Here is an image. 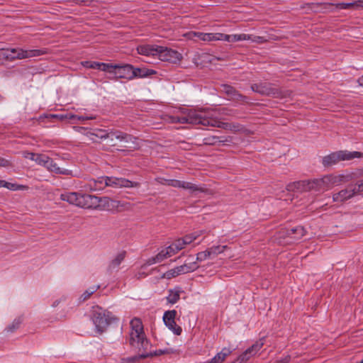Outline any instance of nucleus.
Listing matches in <instances>:
<instances>
[{"instance_id": "obj_28", "label": "nucleus", "mask_w": 363, "mask_h": 363, "mask_svg": "<svg viewBox=\"0 0 363 363\" xmlns=\"http://www.w3.org/2000/svg\"><path fill=\"white\" fill-rule=\"evenodd\" d=\"M82 65L86 68L91 69H97L104 72H107L109 70V68H111V64L104 63V62H91V61H84L82 62Z\"/></svg>"}, {"instance_id": "obj_29", "label": "nucleus", "mask_w": 363, "mask_h": 363, "mask_svg": "<svg viewBox=\"0 0 363 363\" xmlns=\"http://www.w3.org/2000/svg\"><path fill=\"white\" fill-rule=\"evenodd\" d=\"M168 255V252L165 251L164 249H162L155 257L149 258L147 261V264L151 265L155 263H160L164 260L165 259L169 257Z\"/></svg>"}, {"instance_id": "obj_33", "label": "nucleus", "mask_w": 363, "mask_h": 363, "mask_svg": "<svg viewBox=\"0 0 363 363\" xmlns=\"http://www.w3.org/2000/svg\"><path fill=\"white\" fill-rule=\"evenodd\" d=\"M110 130L95 128L92 130V137H94L97 141V139L107 140Z\"/></svg>"}, {"instance_id": "obj_31", "label": "nucleus", "mask_w": 363, "mask_h": 363, "mask_svg": "<svg viewBox=\"0 0 363 363\" xmlns=\"http://www.w3.org/2000/svg\"><path fill=\"white\" fill-rule=\"evenodd\" d=\"M155 73V71L152 69H148L145 68H135L133 66V79L135 77H145L149 75H152Z\"/></svg>"}, {"instance_id": "obj_9", "label": "nucleus", "mask_w": 363, "mask_h": 363, "mask_svg": "<svg viewBox=\"0 0 363 363\" xmlns=\"http://www.w3.org/2000/svg\"><path fill=\"white\" fill-rule=\"evenodd\" d=\"M111 68L107 72L113 74L117 79H133V65H124L122 66L111 64Z\"/></svg>"}, {"instance_id": "obj_34", "label": "nucleus", "mask_w": 363, "mask_h": 363, "mask_svg": "<svg viewBox=\"0 0 363 363\" xmlns=\"http://www.w3.org/2000/svg\"><path fill=\"white\" fill-rule=\"evenodd\" d=\"M228 248L227 245H215L208 248L207 250L209 252L210 258H213L223 253Z\"/></svg>"}, {"instance_id": "obj_64", "label": "nucleus", "mask_w": 363, "mask_h": 363, "mask_svg": "<svg viewBox=\"0 0 363 363\" xmlns=\"http://www.w3.org/2000/svg\"><path fill=\"white\" fill-rule=\"evenodd\" d=\"M1 99H2V96L0 95V100H1Z\"/></svg>"}, {"instance_id": "obj_20", "label": "nucleus", "mask_w": 363, "mask_h": 363, "mask_svg": "<svg viewBox=\"0 0 363 363\" xmlns=\"http://www.w3.org/2000/svg\"><path fill=\"white\" fill-rule=\"evenodd\" d=\"M106 177H101L96 179H91L88 181L86 184V187L87 189L90 191H100L104 189L107 185H105V182H106Z\"/></svg>"}, {"instance_id": "obj_58", "label": "nucleus", "mask_w": 363, "mask_h": 363, "mask_svg": "<svg viewBox=\"0 0 363 363\" xmlns=\"http://www.w3.org/2000/svg\"><path fill=\"white\" fill-rule=\"evenodd\" d=\"M359 86H363V75L357 79Z\"/></svg>"}, {"instance_id": "obj_22", "label": "nucleus", "mask_w": 363, "mask_h": 363, "mask_svg": "<svg viewBox=\"0 0 363 363\" xmlns=\"http://www.w3.org/2000/svg\"><path fill=\"white\" fill-rule=\"evenodd\" d=\"M82 194L77 192H65L60 195V199L62 201L68 202L79 207Z\"/></svg>"}, {"instance_id": "obj_4", "label": "nucleus", "mask_w": 363, "mask_h": 363, "mask_svg": "<svg viewBox=\"0 0 363 363\" xmlns=\"http://www.w3.org/2000/svg\"><path fill=\"white\" fill-rule=\"evenodd\" d=\"M137 138L134 136L119 130H110L106 144L111 147H116L118 143H132L133 146L123 145L124 147H135Z\"/></svg>"}, {"instance_id": "obj_44", "label": "nucleus", "mask_w": 363, "mask_h": 363, "mask_svg": "<svg viewBox=\"0 0 363 363\" xmlns=\"http://www.w3.org/2000/svg\"><path fill=\"white\" fill-rule=\"evenodd\" d=\"M183 182L178 179H168L165 180V185L170 186L175 188L182 189Z\"/></svg>"}, {"instance_id": "obj_11", "label": "nucleus", "mask_w": 363, "mask_h": 363, "mask_svg": "<svg viewBox=\"0 0 363 363\" xmlns=\"http://www.w3.org/2000/svg\"><path fill=\"white\" fill-rule=\"evenodd\" d=\"M106 182L105 185L113 188H134L139 187L140 183L136 182H131L125 178H118L114 177H106Z\"/></svg>"}, {"instance_id": "obj_32", "label": "nucleus", "mask_w": 363, "mask_h": 363, "mask_svg": "<svg viewBox=\"0 0 363 363\" xmlns=\"http://www.w3.org/2000/svg\"><path fill=\"white\" fill-rule=\"evenodd\" d=\"M335 6L337 9L340 10L349 9L352 7L363 9V0H358L351 3H339L337 4Z\"/></svg>"}, {"instance_id": "obj_24", "label": "nucleus", "mask_w": 363, "mask_h": 363, "mask_svg": "<svg viewBox=\"0 0 363 363\" xmlns=\"http://www.w3.org/2000/svg\"><path fill=\"white\" fill-rule=\"evenodd\" d=\"M45 167L50 172H55L56 174L69 175L72 172L70 170L59 167L50 157H49L47 160Z\"/></svg>"}, {"instance_id": "obj_18", "label": "nucleus", "mask_w": 363, "mask_h": 363, "mask_svg": "<svg viewBox=\"0 0 363 363\" xmlns=\"http://www.w3.org/2000/svg\"><path fill=\"white\" fill-rule=\"evenodd\" d=\"M290 234L289 233V229L286 228H281L278 231H277L274 235V240L277 242L279 245H289L291 244L292 242L289 241L291 238H289Z\"/></svg>"}, {"instance_id": "obj_16", "label": "nucleus", "mask_w": 363, "mask_h": 363, "mask_svg": "<svg viewBox=\"0 0 363 363\" xmlns=\"http://www.w3.org/2000/svg\"><path fill=\"white\" fill-rule=\"evenodd\" d=\"M251 89L262 95L274 96L277 94V91L272 87L271 84L266 82L253 84L251 85Z\"/></svg>"}, {"instance_id": "obj_41", "label": "nucleus", "mask_w": 363, "mask_h": 363, "mask_svg": "<svg viewBox=\"0 0 363 363\" xmlns=\"http://www.w3.org/2000/svg\"><path fill=\"white\" fill-rule=\"evenodd\" d=\"M232 353L230 349L224 347L223 350L218 352L215 357L216 359L220 362L223 363L225 358L229 356Z\"/></svg>"}, {"instance_id": "obj_40", "label": "nucleus", "mask_w": 363, "mask_h": 363, "mask_svg": "<svg viewBox=\"0 0 363 363\" xmlns=\"http://www.w3.org/2000/svg\"><path fill=\"white\" fill-rule=\"evenodd\" d=\"M201 234L202 231H197L183 237L182 239L184 242L185 245L191 244L192 242L196 240V238H199Z\"/></svg>"}, {"instance_id": "obj_55", "label": "nucleus", "mask_w": 363, "mask_h": 363, "mask_svg": "<svg viewBox=\"0 0 363 363\" xmlns=\"http://www.w3.org/2000/svg\"><path fill=\"white\" fill-rule=\"evenodd\" d=\"M194 35L196 38H199V40L203 41V38L204 37V33L201 32H195L194 31Z\"/></svg>"}, {"instance_id": "obj_42", "label": "nucleus", "mask_w": 363, "mask_h": 363, "mask_svg": "<svg viewBox=\"0 0 363 363\" xmlns=\"http://www.w3.org/2000/svg\"><path fill=\"white\" fill-rule=\"evenodd\" d=\"M100 288L99 285H94L86 289L81 296L82 301H86L90 298V296L96 292Z\"/></svg>"}, {"instance_id": "obj_3", "label": "nucleus", "mask_w": 363, "mask_h": 363, "mask_svg": "<svg viewBox=\"0 0 363 363\" xmlns=\"http://www.w3.org/2000/svg\"><path fill=\"white\" fill-rule=\"evenodd\" d=\"M91 319L97 333H103L108 326L117 320L111 312L98 306L93 307Z\"/></svg>"}, {"instance_id": "obj_23", "label": "nucleus", "mask_w": 363, "mask_h": 363, "mask_svg": "<svg viewBox=\"0 0 363 363\" xmlns=\"http://www.w3.org/2000/svg\"><path fill=\"white\" fill-rule=\"evenodd\" d=\"M251 39V35L241 33V34H234V35H228L222 33L221 41H227L230 43H235L238 41H243V40H249Z\"/></svg>"}, {"instance_id": "obj_6", "label": "nucleus", "mask_w": 363, "mask_h": 363, "mask_svg": "<svg viewBox=\"0 0 363 363\" xmlns=\"http://www.w3.org/2000/svg\"><path fill=\"white\" fill-rule=\"evenodd\" d=\"M6 50L9 53L4 54V57L11 61L38 57L48 53L47 49L23 50L21 48H11L6 49Z\"/></svg>"}, {"instance_id": "obj_21", "label": "nucleus", "mask_w": 363, "mask_h": 363, "mask_svg": "<svg viewBox=\"0 0 363 363\" xmlns=\"http://www.w3.org/2000/svg\"><path fill=\"white\" fill-rule=\"evenodd\" d=\"M158 49V45H141L138 46L137 51L142 55L157 57Z\"/></svg>"}, {"instance_id": "obj_35", "label": "nucleus", "mask_w": 363, "mask_h": 363, "mask_svg": "<svg viewBox=\"0 0 363 363\" xmlns=\"http://www.w3.org/2000/svg\"><path fill=\"white\" fill-rule=\"evenodd\" d=\"M74 130L76 132H77L83 135H85L92 142L97 143V140L94 137H92V130L93 129H89L85 127L74 126Z\"/></svg>"}, {"instance_id": "obj_43", "label": "nucleus", "mask_w": 363, "mask_h": 363, "mask_svg": "<svg viewBox=\"0 0 363 363\" xmlns=\"http://www.w3.org/2000/svg\"><path fill=\"white\" fill-rule=\"evenodd\" d=\"M49 157L43 154H36L34 160L37 164L45 167Z\"/></svg>"}, {"instance_id": "obj_2", "label": "nucleus", "mask_w": 363, "mask_h": 363, "mask_svg": "<svg viewBox=\"0 0 363 363\" xmlns=\"http://www.w3.org/2000/svg\"><path fill=\"white\" fill-rule=\"evenodd\" d=\"M130 345L140 350L141 349H146L149 344L144 333L141 320L137 318H133L130 323Z\"/></svg>"}, {"instance_id": "obj_19", "label": "nucleus", "mask_w": 363, "mask_h": 363, "mask_svg": "<svg viewBox=\"0 0 363 363\" xmlns=\"http://www.w3.org/2000/svg\"><path fill=\"white\" fill-rule=\"evenodd\" d=\"M126 257V252L123 250L117 253L113 259L109 262L107 270L108 272H112L117 270L120 264L123 262Z\"/></svg>"}, {"instance_id": "obj_61", "label": "nucleus", "mask_w": 363, "mask_h": 363, "mask_svg": "<svg viewBox=\"0 0 363 363\" xmlns=\"http://www.w3.org/2000/svg\"><path fill=\"white\" fill-rule=\"evenodd\" d=\"M4 180H0V187H3Z\"/></svg>"}, {"instance_id": "obj_59", "label": "nucleus", "mask_w": 363, "mask_h": 363, "mask_svg": "<svg viewBox=\"0 0 363 363\" xmlns=\"http://www.w3.org/2000/svg\"><path fill=\"white\" fill-rule=\"evenodd\" d=\"M210 363H220L216 357H214L211 361Z\"/></svg>"}, {"instance_id": "obj_60", "label": "nucleus", "mask_w": 363, "mask_h": 363, "mask_svg": "<svg viewBox=\"0 0 363 363\" xmlns=\"http://www.w3.org/2000/svg\"><path fill=\"white\" fill-rule=\"evenodd\" d=\"M149 356H150V354L148 353H145V354L143 353V354H140V358H146Z\"/></svg>"}, {"instance_id": "obj_57", "label": "nucleus", "mask_w": 363, "mask_h": 363, "mask_svg": "<svg viewBox=\"0 0 363 363\" xmlns=\"http://www.w3.org/2000/svg\"><path fill=\"white\" fill-rule=\"evenodd\" d=\"M215 60H223V59L220 57H216L215 56H211L208 60V62L213 63Z\"/></svg>"}, {"instance_id": "obj_1", "label": "nucleus", "mask_w": 363, "mask_h": 363, "mask_svg": "<svg viewBox=\"0 0 363 363\" xmlns=\"http://www.w3.org/2000/svg\"><path fill=\"white\" fill-rule=\"evenodd\" d=\"M214 112L204 110H190L183 116H172L171 121L179 123H191L204 126L217 127L233 133H244L245 127L238 123H225L214 116Z\"/></svg>"}, {"instance_id": "obj_38", "label": "nucleus", "mask_w": 363, "mask_h": 363, "mask_svg": "<svg viewBox=\"0 0 363 363\" xmlns=\"http://www.w3.org/2000/svg\"><path fill=\"white\" fill-rule=\"evenodd\" d=\"M3 187H5L8 189L12 190V191H17V190H26L28 189V186L25 185L21 184H13L8 182H6L4 180L3 182Z\"/></svg>"}, {"instance_id": "obj_15", "label": "nucleus", "mask_w": 363, "mask_h": 363, "mask_svg": "<svg viewBox=\"0 0 363 363\" xmlns=\"http://www.w3.org/2000/svg\"><path fill=\"white\" fill-rule=\"evenodd\" d=\"M101 198L90 195L82 194L79 207L84 208H96L99 206Z\"/></svg>"}, {"instance_id": "obj_37", "label": "nucleus", "mask_w": 363, "mask_h": 363, "mask_svg": "<svg viewBox=\"0 0 363 363\" xmlns=\"http://www.w3.org/2000/svg\"><path fill=\"white\" fill-rule=\"evenodd\" d=\"M222 33H204V37L203 41L204 42H212V41H221Z\"/></svg>"}, {"instance_id": "obj_63", "label": "nucleus", "mask_w": 363, "mask_h": 363, "mask_svg": "<svg viewBox=\"0 0 363 363\" xmlns=\"http://www.w3.org/2000/svg\"><path fill=\"white\" fill-rule=\"evenodd\" d=\"M357 363H362V360H361L360 362H357Z\"/></svg>"}, {"instance_id": "obj_36", "label": "nucleus", "mask_w": 363, "mask_h": 363, "mask_svg": "<svg viewBox=\"0 0 363 363\" xmlns=\"http://www.w3.org/2000/svg\"><path fill=\"white\" fill-rule=\"evenodd\" d=\"M22 322H23V318L21 317H18V318L14 319L13 321L6 328L5 330L7 333H13L17 329L19 328Z\"/></svg>"}, {"instance_id": "obj_7", "label": "nucleus", "mask_w": 363, "mask_h": 363, "mask_svg": "<svg viewBox=\"0 0 363 363\" xmlns=\"http://www.w3.org/2000/svg\"><path fill=\"white\" fill-rule=\"evenodd\" d=\"M264 345V338L262 337L256 341L251 347L245 350L232 363H247L248 361L255 357Z\"/></svg>"}, {"instance_id": "obj_56", "label": "nucleus", "mask_w": 363, "mask_h": 363, "mask_svg": "<svg viewBox=\"0 0 363 363\" xmlns=\"http://www.w3.org/2000/svg\"><path fill=\"white\" fill-rule=\"evenodd\" d=\"M165 180H167V179H164V178H161V177H158V178L155 179V181L157 183L162 184V185H165Z\"/></svg>"}, {"instance_id": "obj_17", "label": "nucleus", "mask_w": 363, "mask_h": 363, "mask_svg": "<svg viewBox=\"0 0 363 363\" xmlns=\"http://www.w3.org/2000/svg\"><path fill=\"white\" fill-rule=\"evenodd\" d=\"M342 181V177L329 174L319 179V189H328L339 184Z\"/></svg>"}, {"instance_id": "obj_45", "label": "nucleus", "mask_w": 363, "mask_h": 363, "mask_svg": "<svg viewBox=\"0 0 363 363\" xmlns=\"http://www.w3.org/2000/svg\"><path fill=\"white\" fill-rule=\"evenodd\" d=\"M173 244L175 246L174 248L176 249V251H178V252L182 250V249H184L186 247L182 238L176 240L174 242H173Z\"/></svg>"}, {"instance_id": "obj_50", "label": "nucleus", "mask_w": 363, "mask_h": 363, "mask_svg": "<svg viewBox=\"0 0 363 363\" xmlns=\"http://www.w3.org/2000/svg\"><path fill=\"white\" fill-rule=\"evenodd\" d=\"M35 153H33V152H27V151H25L23 152V156L24 158L26 159H28V160H34V158L35 157Z\"/></svg>"}, {"instance_id": "obj_14", "label": "nucleus", "mask_w": 363, "mask_h": 363, "mask_svg": "<svg viewBox=\"0 0 363 363\" xmlns=\"http://www.w3.org/2000/svg\"><path fill=\"white\" fill-rule=\"evenodd\" d=\"M357 194V186L350 184L345 189L334 194L333 196V201L335 202H343L352 198Z\"/></svg>"}, {"instance_id": "obj_8", "label": "nucleus", "mask_w": 363, "mask_h": 363, "mask_svg": "<svg viewBox=\"0 0 363 363\" xmlns=\"http://www.w3.org/2000/svg\"><path fill=\"white\" fill-rule=\"evenodd\" d=\"M199 267V265L196 261L193 259L189 262L184 263L183 265L177 267L174 269H169L163 274V277L170 279L176 277L182 274H186L191 272H194Z\"/></svg>"}, {"instance_id": "obj_27", "label": "nucleus", "mask_w": 363, "mask_h": 363, "mask_svg": "<svg viewBox=\"0 0 363 363\" xmlns=\"http://www.w3.org/2000/svg\"><path fill=\"white\" fill-rule=\"evenodd\" d=\"M232 141L231 137H221L219 138L218 136H211L208 138H205L203 139V144L207 145H215L220 143H230Z\"/></svg>"}, {"instance_id": "obj_49", "label": "nucleus", "mask_w": 363, "mask_h": 363, "mask_svg": "<svg viewBox=\"0 0 363 363\" xmlns=\"http://www.w3.org/2000/svg\"><path fill=\"white\" fill-rule=\"evenodd\" d=\"M11 166L12 163L10 160L0 157V167H8Z\"/></svg>"}, {"instance_id": "obj_54", "label": "nucleus", "mask_w": 363, "mask_h": 363, "mask_svg": "<svg viewBox=\"0 0 363 363\" xmlns=\"http://www.w3.org/2000/svg\"><path fill=\"white\" fill-rule=\"evenodd\" d=\"M363 191V179L357 184V194Z\"/></svg>"}, {"instance_id": "obj_53", "label": "nucleus", "mask_w": 363, "mask_h": 363, "mask_svg": "<svg viewBox=\"0 0 363 363\" xmlns=\"http://www.w3.org/2000/svg\"><path fill=\"white\" fill-rule=\"evenodd\" d=\"M75 118H77V119L79 120H89V119H91L92 118H90V117H84V116H76L74 115H70L69 118V119H74Z\"/></svg>"}, {"instance_id": "obj_39", "label": "nucleus", "mask_w": 363, "mask_h": 363, "mask_svg": "<svg viewBox=\"0 0 363 363\" xmlns=\"http://www.w3.org/2000/svg\"><path fill=\"white\" fill-rule=\"evenodd\" d=\"M180 298V291L178 290H169L167 297V301L172 304L177 303Z\"/></svg>"}, {"instance_id": "obj_26", "label": "nucleus", "mask_w": 363, "mask_h": 363, "mask_svg": "<svg viewBox=\"0 0 363 363\" xmlns=\"http://www.w3.org/2000/svg\"><path fill=\"white\" fill-rule=\"evenodd\" d=\"M183 189H186L189 191L191 194L200 192V193H208V189L206 188L204 186H199L196 184L189 182H183Z\"/></svg>"}, {"instance_id": "obj_46", "label": "nucleus", "mask_w": 363, "mask_h": 363, "mask_svg": "<svg viewBox=\"0 0 363 363\" xmlns=\"http://www.w3.org/2000/svg\"><path fill=\"white\" fill-rule=\"evenodd\" d=\"M208 258H210V257L209 252H208L207 250L203 252H200L196 255V260L199 262L204 261Z\"/></svg>"}, {"instance_id": "obj_51", "label": "nucleus", "mask_w": 363, "mask_h": 363, "mask_svg": "<svg viewBox=\"0 0 363 363\" xmlns=\"http://www.w3.org/2000/svg\"><path fill=\"white\" fill-rule=\"evenodd\" d=\"M188 40H194L196 36L194 35V31H190L183 35Z\"/></svg>"}, {"instance_id": "obj_10", "label": "nucleus", "mask_w": 363, "mask_h": 363, "mask_svg": "<svg viewBox=\"0 0 363 363\" xmlns=\"http://www.w3.org/2000/svg\"><path fill=\"white\" fill-rule=\"evenodd\" d=\"M317 185L316 179L303 180L289 183L286 186V189L291 191L305 192L314 189Z\"/></svg>"}, {"instance_id": "obj_48", "label": "nucleus", "mask_w": 363, "mask_h": 363, "mask_svg": "<svg viewBox=\"0 0 363 363\" xmlns=\"http://www.w3.org/2000/svg\"><path fill=\"white\" fill-rule=\"evenodd\" d=\"M249 40H252V42L259 44L267 42V40L262 36H253L252 35L251 39H250Z\"/></svg>"}, {"instance_id": "obj_25", "label": "nucleus", "mask_w": 363, "mask_h": 363, "mask_svg": "<svg viewBox=\"0 0 363 363\" xmlns=\"http://www.w3.org/2000/svg\"><path fill=\"white\" fill-rule=\"evenodd\" d=\"M289 233L290 234L289 238H291L289 241H291L292 243H294L301 240L305 235L306 230L302 226L298 225L293 228L289 229Z\"/></svg>"}, {"instance_id": "obj_62", "label": "nucleus", "mask_w": 363, "mask_h": 363, "mask_svg": "<svg viewBox=\"0 0 363 363\" xmlns=\"http://www.w3.org/2000/svg\"><path fill=\"white\" fill-rule=\"evenodd\" d=\"M57 305V303L54 302V303H53V306H56Z\"/></svg>"}, {"instance_id": "obj_30", "label": "nucleus", "mask_w": 363, "mask_h": 363, "mask_svg": "<svg viewBox=\"0 0 363 363\" xmlns=\"http://www.w3.org/2000/svg\"><path fill=\"white\" fill-rule=\"evenodd\" d=\"M221 91L225 93L229 97L233 99H238L239 98H242L243 96L240 94L236 89L228 84H223L221 86Z\"/></svg>"}, {"instance_id": "obj_52", "label": "nucleus", "mask_w": 363, "mask_h": 363, "mask_svg": "<svg viewBox=\"0 0 363 363\" xmlns=\"http://www.w3.org/2000/svg\"><path fill=\"white\" fill-rule=\"evenodd\" d=\"M291 357L287 355L282 359L277 360V363H289L290 362Z\"/></svg>"}, {"instance_id": "obj_47", "label": "nucleus", "mask_w": 363, "mask_h": 363, "mask_svg": "<svg viewBox=\"0 0 363 363\" xmlns=\"http://www.w3.org/2000/svg\"><path fill=\"white\" fill-rule=\"evenodd\" d=\"M174 247L175 246L172 242L169 247L164 248L165 251L168 252V255H169L168 256L169 257L178 252V251H176V249L174 248Z\"/></svg>"}, {"instance_id": "obj_12", "label": "nucleus", "mask_w": 363, "mask_h": 363, "mask_svg": "<svg viewBox=\"0 0 363 363\" xmlns=\"http://www.w3.org/2000/svg\"><path fill=\"white\" fill-rule=\"evenodd\" d=\"M177 311L175 310L167 311L163 315V321L165 325L173 332L176 335H181L182 332V328L177 325L175 318L177 316Z\"/></svg>"}, {"instance_id": "obj_13", "label": "nucleus", "mask_w": 363, "mask_h": 363, "mask_svg": "<svg viewBox=\"0 0 363 363\" xmlns=\"http://www.w3.org/2000/svg\"><path fill=\"white\" fill-rule=\"evenodd\" d=\"M180 53L176 50L168 49L167 48L159 46L158 54L157 57L162 61L176 62L180 59Z\"/></svg>"}, {"instance_id": "obj_5", "label": "nucleus", "mask_w": 363, "mask_h": 363, "mask_svg": "<svg viewBox=\"0 0 363 363\" xmlns=\"http://www.w3.org/2000/svg\"><path fill=\"white\" fill-rule=\"evenodd\" d=\"M362 153L357 151L348 152V151H337L333 152L323 158V164L325 167L333 166L340 161L350 160L354 158H359L362 157Z\"/></svg>"}]
</instances>
